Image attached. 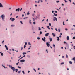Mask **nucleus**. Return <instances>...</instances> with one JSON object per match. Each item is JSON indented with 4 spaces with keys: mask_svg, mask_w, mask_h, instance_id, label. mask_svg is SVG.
I'll use <instances>...</instances> for the list:
<instances>
[{
    "mask_svg": "<svg viewBox=\"0 0 75 75\" xmlns=\"http://www.w3.org/2000/svg\"><path fill=\"white\" fill-rule=\"evenodd\" d=\"M31 52L30 51H27V53H28V52Z\"/></svg>",
    "mask_w": 75,
    "mask_h": 75,
    "instance_id": "nucleus-56",
    "label": "nucleus"
},
{
    "mask_svg": "<svg viewBox=\"0 0 75 75\" xmlns=\"http://www.w3.org/2000/svg\"><path fill=\"white\" fill-rule=\"evenodd\" d=\"M55 30L56 31H58V30H57V28H56L55 29Z\"/></svg>",
    "mask_w": 75,
    "mask_h": 75,
    "instance_id": "nucleus-47",
    "label": "nucleus"
},
{
    "mask_svg": "<svg viewBox=\"0 0 75 75\" xmlns=\"http://www.w3.org/2000/svg\"><path fill=\"white\" fill-rule=\"evenodd\" d=\"M57 40L59 41V37H57Z\"/></svg>",
    "mask_w": 75,
    "mask_h": 75,
    "instance_id": "nucleus-10",
    "label": "nucleus"
},
{
    "mask_svg": "<svg viewBox=\"0 0 75 75\" xmlns=\"http://www.w3.org/2000/svg\"><path fill=\"white\" fill-rule=\"evenodd\" d=\"M49 39L50 40V41H52V38H49Z\"/></svg>",
    "mask_w": 75,
    "mask_h": 75,
    "instance_id": "nucleus-18",
    "label": "nucleus"
},
{
    "mask_svg": "<svg viewBox=\"0 0 75 75\" xmlns=\"http://www.w3.org/2000/svg\"><path fill=\"white\" fill-rule=\"evenodd\" d=\"M58 30L59 32V33H60V32H61V30L60 29H59Z\"/></svg>",
    "mask_w": 75,
    "mask_h": 75,
    "instance_id": "nucleus-34",
    "label": "nucleus"
},
{
    "mask_svg": "<svg viewBox=\"0 0 75 75\" xmlns=\"http://www.w3.org/2000/svg\"><path fill=\"white\" fill-rule=\"evenodd\" d=\"M54 14L55 15V16H58V14H55V13H54Z\"/></svg>",
    "mask_w": 75,
    "mask_h": 75,
    "instance_id": "nucleus-16",
    "label": "nucleus"
},
{
    "mask_svg": "<svg viewBox=\"0 0 75 75\" xmlns=\"http://www.w3.org/2000/svg\"><path fill=\"white\" fill-rule=\"evenodd\" d=\"M60 64L61 65H64V62L61 63Z\"/></svg>",
    "mask_w": 75,
    "mask_h": 75,
    "instance_id": "nucleus-22",
    "label": "nucleus"
},
{
    "mask_svg": "<svg viewBox=\"0 0 75 75\" xmlns=\"http://www.w3.org/2000/svg\"><path fill=\"white\" fill-rule=\"evenodd\" d=\"M33 18V21H35V19L34 18Z\"/></svg>",
    "mask_w": 75,
    "mask_h": 75,
    "instance_id": "nucleus-28",
    "label": "nucleus"
},
{
    "mask_svg": "<svg viewBox=\"0 0 75 75\" xmlns=\"http://www.w3.org/2000/svg\"><path fill=\"white\" fill-rule=\"evenodd\" d=\"M73 39H75V37H73Z\"/></svg>",
    "mask_w": 75,
    "mask_h": 75,
    "instance_id": "nucleus-52",
    "label": "nucleus"
},
{
    "mask_svg": "<svg viewBox=\"0 0 75 75\" xmlns=\"http://www.w3.org/2000/svg\"><path fill=\"white\" fill-rule=\"evenodd\" d=\"M33 24H35V22H34L33 23Z\"/></svg>",
    "mask_w": 75,
    "mask_h": 75,
    "instance_id": "nucleus-46",
    "label": "nucleus"
},
{
    "mask_svg": "<svg viewBox=\"0 0 75 75\" xmlns=\"http://www.w3.org/2000/svg\"><path fill=\"white\" fill-rule=\"evenodd\" d=\"M15 20V19L14 18H13L12 19H11V21H14V20Z\"/></svg>",
    "mask_w": 75,
    "mask_h": 75,
    "instance_id": "nucleus-15",
    "label": "nucleus"
},
{
    "mask_svg": "<svg viewBox=\"0 0 75 75\" xmlns=\"http://www.w3.org/2000/svg\"><path fill=\"white\" fill-rule=\"evenodd\" d=\"M64 44H66V43H67V42L65 41H64Z\"/></svg>",
    "mask_w": 75,
    "mask_h": 75,
    "instance_id": "nucleus-49",
    "label": "nucleus"
},
{
    "mask_svg": "<svg viewBox=\"0 0 75 75\" xmlns=\"http://www.w3.org/2000/svg\"><path fill=\"white\" fill-rule=\"evenodd\" d=\"M16 11H18V12H19V11H20V8H18V9H16Z\"/></svg>",
    "mask_w": 75,
    "mask_h": 75,
    "instance_id": "nucleus-4",
    "label": "nucleus"
},
{
    "mask_svg": "<svg viewBox=\"0 0 75 75\" xmlns=\"http://www.w3.org/2000/svg\"><path fill=\"white\" fill-rule=\"evenodd\" d=\"M69 63L70 64H72V62L70 61L69 62Z\"/></svg>",
    "mask_w": 75,
    "mask_h": 75,
    "instance_id": "nucleus-20",
    "label": "nucleus"
},
{
    "mask_svg": "<svg viewBox=\"0 0 75 75\" xmlns=\"http://www.w3.org/2000/svg\"><path fill=\"white\" fill-rule=\"evenodd\" d=\"M27 57H28V58H30V56H29V55H28Z\"/></svg>",
    "mask_w": 75,
    "mask_h": 75,
    "instance_id": "nucleus-48",
    "label": "nucleus"
},
{
    "mask_svg": "<svg viewBox=\"0 0 75 75\" xmlns=\"http://www.w3.org/2000/svg\"><path fill=\"white\" fill-rule=\"evenodd\" d=\"M59 1H56V3H59Z\"/></svg>",
    "mask_w": 75,
    "mask_h": 75,
    "instance_id": "nucleus-39",
    "label": "nucleus"
},
{
    "mask_svg": "<svg viewBox=\"0 0 75 75\" xmlns=\"http://www.w3.org/2000/svg\"><path fill=\"white\" fill-rule=\"evenodd\" d=\"M44 21V19H43L42 20V21Z\"/></svg>",
    "mask_w": 75,
    "mask_h": 75,
    "instance_id": "nucleus-63",
    "label": "nucleus"
},
{
    "mask_svg": "<svg viewBox=\"0 0 75 75\" xmlns=\"http://www.w3.org/2000/svg\"><path fill=\"white\" fill-rule=\"evenodd\" d=\"M22 9H23L22 8H21L20 9V10H19V11H21L22 10Z\"/></svg>",
    "mask_w": 75,
    "mask_h": 75,
    "instance_id": "nucleus-38",
    "label": "nucleus"
},
{
    "mask_svg": "<svg viewBox=\"0 0 75 75\" xmlns=\"http://www.w3.org/2000/svg\"><path fill=\"white\" fill-rule=\"evenodd\" d=\"M23 55H25V54H27V53L26 52H23Z\"/></svg>",
    "mask_w": 75,
    "mask_h": 75,
    "instance_id": "nucleus-17",
    "label": "nucleus"
},
{
    "mask_svg": "<svg viewBox=\"0 0 75 75\" xmlns=\"http://www.w3.org/2000/svg\"><path fill=\"white\" fill-rule=\"evenodd\" d=\"M63 25H65V23H64V22H63Z\"/></svg>",
    "mask_w": 75,
    "mask_h": 75,
    "instance_id": "nucleus-35",
    "label": "nucleus"
},
{
    "mask_svg": "<svg viewBox=\"0 0 75 75\" xmlns=\"http://www.w3.org/2000/svg\"><path fill=\"white\" fill-rule=\"evenodd\" d=\"M47 28H48V29H49V30H50V26H47Z\"/></svg>",
    "mask_w": 75,
    "mask_h": 75,
    "instance_id": "nucleus-12",
    "label": "nucleus"
},
{
    "mask_svg": "<svg viewBox=\"0 0 75 75\" xmlns=\"http://www.w3.org/2000/svg\"><path fill=\"white\" fill-rule=\"evenodd\" d=\"M46 21H47V22H48V19H47Z\"/></svg>",
    "mask_w": 75,
    "mask_h": 75,
    "instance_id": "nucleus-57",
    "label": "nucleus"
},
{
    "mask_svg": "<svg viewBox=\"0 0 75 75\" xmlns=\"http://www.w3.org/2000/svg\"><path fill=\"white\" fill-rule=\"evenodd\" d=\"M11 27H14L15 25H11Z\"/></svg>",
    "mask_w": 75,
    "mask_h": 75,
    "instance_id": "nucleus-36",
    "label": "nucleus"
},
{
    "mask_svg": "<svg viewBox=\"0 0 75 75\" xmlns=\"http://www.w3.org/2000/svg\"><path fill=\"white\" fill-rule=\"evenodd\" d=\"M5 47L6 48L7 50H8V47H7V46L6 45H5Z\"/></svg>",
    "mask_w": 75,
    "mask_h": 75,
    "instance_id": "nucleus-9",
    "label": "nucleus"
},
{
    "mask_svg": "<svg viewBox=\"0 0 75 75\" xmlns=\"http://www.w3.org/2000/svg\"><path fill=\"white\" fill-rule=\"evenodd\" d=\"M20 23H21V24H23V23L22 21H21Z\"/></svg>",
    "mask_w": 75,
    "mask_h": 75,
    "instance_id": "nucleus-24",
    "label": "nucleus"
},
{
    "mask_svg": "<svg viewBox=\"0 0 75 75\" xmlns=\"http://www.w3.org/2000/svg\"><path fill=\"white\" fill-rule=\"evenodd\" d=\"M37 39L38 40H40V37H38L37 38Z\"/></svg>",
    "mask_w": 75,
    "mask_h": 75,
    "instance_id": "nucleus-40",
    "label": "nucleus"
},
{
    "mask_svg": "<svg viewBox=\"0 0 75 75\" xmlns=\"http://www.w3.org/2000/svg\"><path fill=\"white\" fill-rule=\"evenodd\" d=\"M21 72V71H19L18 72V74H20V72Z\"/></svg>",
    "mask_w": 75,
    "mask_h": 75,
    "instance_id": "nucleus-25",
    "label": "nucleus"
},
{
    "mask_svg": "<svg viewBox=\"0 0 75 75\" xmlns=\"http://www.w3.org/2000/svg\"><path fill=\"white\" fill-rule=\"evenodd\" d=\"M48 35H49V33H47L45 34V36L46 37H47Z\"/></svg>",
    "mask_w": 75,
    "mask_h": 75,
    "instance_id": "nucleus-7",
    "label": "nucleus"
},
{
    "mask_svg": "<svg viewBox=\"0 0 75 75\" xmlns=\"http://www.w3.org/2000/svg\"><path fill=\"white\" fill-rule=\"evenodd\" d=\"M73 60H74V61H75V57L73 58Z\"/></svg>",
    "mask_w": 75,
    "mask_h": 75,
    "instance_id": "nucleus-26",
    "label": "nucleus"
},
{
    "mask_svg": "<svg viewBox=\"0 0 75 75\" xmlns=\"http://www.w3.org/2000/svg\"><path fill=\"white\" fill-rule=\"evenodd\" d=\"M4 42V40H3V41L2 42V44H3V42Z\"/></svg>",
    "mask_w": 75,
    "mask_h": 75,
    "instance_id": "nucleus-62",
    "label": "nucleus"
},
{
    "mask_svg": "<svg viewBox=\"0 0 75 75\" xmlns=\"http://www.w3.org/2000/svg\"><path fill=\"white\" fill-rule=\"evenodd\" d=\"M67 40H69V36H67Z\"/></svg>",
    "mask_w": 75,
    "mask_h": 75,
    "instance_id": "nucleus-13",
    "label": "nucleus"
},
{
    "mask_svg": "<svg viewBox=\"0 0 75 75\" xmlns=\"http://www.w3.org/2000/svg\"><path fill=\"white\" fill-rule=\"evenodd\" d=\"M28 44L29 45H31V43L30 42H28Z\"/></svg>",
    "mask_w": 75,
    "mask_h": 75,
    "instance_id": "nucleus-51",
    "label": "nucleus"
},
{
    "mask_svg": "<svg viewBox=\"0 0 75 75\" xmlns=\"http://www.w3.org/2000/svg\"><path fill=\"white\" fill-rule=\"evenodd\" d=\"M11 69L13 70V72L16 71V68H15L14 67H12L11 68Z\"/></svg>",
    "mask_w": 75,
    "mask_h": 75,
    "instance_id": "nucleus-1",
    "label": "nucleus"
},
{
    "mask_svg": "<svg viewBox=\"0 0 75 75\" xmlns=\"http://www.w3.org/2000/svg\"><path fill=\"white\" fill-rule=\"evenodd\" d=\"M29 23H30V24H31V23H31V22H29Z\"/></svg>",
    "mask_w": 75,
    "mask_h": 75,
    "instance_id": "nucleus-58",
    "label": "nucleus"
},
{
    "mask_svg": "<svg viewBox=\"0 0 75 75\" xmlns=\"http://www.w3.org/2000/svg\"><path fill=\"white\" fill-rule=\"evenodd\" d=\"M18 71V69H16V72H17Z\"/></svg>",
    "mask_w": 75,
    "mask_h": 75,
    "instance_id": "nucleus-30",
    "label": "nucleus"
},
{
    "mask_svg": "<svg viewBox=\"0 0 75 75\" xmlns=\"http://www.w3.org/2000/svg\"><path fill=\"white\" fill-rule=\"evenodd\" d=\"M25 45L24 46V48H25V47H26V46H25Z\"/></svg>",
    "mask_w": 75,
    "mask_h": 75,
    "instance_id": "nucleus-42",
    "label": "nucleus"
},
{
    "mask_svg": "<svg viewBox=\"0 0 75 75\" xmlns=\"http://www.w3.org/2000/svg\"><path fill=\"white\" fill-rule=\"evenodd\" d=\"M23 58V56L21 57V58H20V59H22V58Z\"/></svg>",
    "mask_w": 75,
    "mask_h": 75,
    "instance_id": "nucleus-55",
    "label": "nucleus"
},
{
    "mask_svg": "<svg viewBox=\"0 0 75 75\" xmlns=\"http://www.w3.org/2000/svg\"><path fill=\"white\" fill-rule=\"evenodd\" d=\"M52 35L53 36V37H55V34H54V33H52Z\"/></svg>",
    "mask_w": 75,
    "mask_h": 75,
    "instance_id": "nucleus-11",
    "label": "nucleus"
},
{
    "mask_svg": "<svg viewBox=\"0 0 75 75\" xmlns=\"http://www.w3.org/2000/svg\"><path fill=\"white\" fill-rule=\"evenodd\" d=\"M4 17H5V16L4 15H1V18L2 19V20H4Z\"/></svg>",
    "mask_w": 75,
    "mask_h": 75,
    "instance_id": "nucleus-2",
    "label": "nucleus"
},
{
    "mask_svg": "<svg viewBox=\"0 0 75 75\" xmlns=\"http://www.w3.org/2000/svg\"><path fill=\"white\" fill-rule=\"evenodd\" d=\"M27 15H29V14H30V13H29V12H28V13L27 14Z\"/></svg>",
    "mask_w": 75,
    "mask_h": 75,
    "instance_id": "nucleus-23",
    "label": "nucleus"
},
{
    "mask_svg": "<svg viewBox=\"0 0 75 75\" xmlns=\"http://www.w3.org/2000/svg\"><path fill=\"white\" fill-rule=\"evenodd\" d=\"M46 44H47V46L48 47H50V44H49V43H48L47 42L46 43Z\"/></svg>",
    "mask_w": 75,
    "mask_h": 75,
    "instance_id": "nucleus-6",
    "label": "nucleus"
},
{
    "mask_svg": "<svg viewBox=\"0 0 75 75\" xmlns=\"http://www.w3.org/2000/svg\"><path fill=\"white\" fill-rule=\"evenodd\" d=\"M32 16H33V17H34V14H33Z\"/></svg>",
    "mask_w": 75,
    "mask_h": 75,
    "instance_id": "nucleus-59",
    "label": "nucleus"
},
{
    "mask_svg": "<svg viewBox=\"0 0 75 75\" xmlns=\"http://www.w3.org/2000/svg\"><path fill=\"white\" fill-rule=\"evenodd\" d=\"M25 45H27V43L25 42Z\"/></svg>",
    "mask_w": 75,
    "mask_h": 75,
    "instance_id": "nucleus-27",
    "label": "nucleus"
},
{
    "mask_svg": "<svg viewBox=\"0 0 75 75\" xmlns=\"http://www.w3.org/2000/svg\"><path fill=\"white\" fill-rule=\"evenodd\" d=\"M19 62H18L16 64V65H18V64H19Z\"/></svg>",
    "mask_w": 75,
    "mask_h": 75,
    "instance_id": "nucleus-31",
    "label": "nucleus"
},
{
    "mask_svg": "<svg viewBox=\"0 0 75 75\" xmlns=\"http://www.w3.org/2000/svg\"><path fill=\"white\" fill-rule=\"evenodd\" d=\"M62 58H64V56H62Z\"/></svg>",
    "mask_w": 75,
    "mask_h": 75,
    "instance_id": "nucleus-60",
    "label": "nucleus"
},
{
    "mask_svg": "<svg viewBox=\"0 0 75 75\" xmlns=\"http://www.w3.org/2000/svg\"><path fill=\"white\" fill-rule=\"evenodd\" d=\"M0 53L2 56H3V53H1V52H0Z\"/></svg>",
    "mask_w": 75,
    "mask_h": 75,
    "instance_id": "nucleus-19",
    "label": "nucleus"
},
{
    "mask_svg": "<svg viewBox=\"0 0 75 75\" xmlns=\"http://www.w3.org/2000/svg\"><path fill=\"white\" fill-rule=\"evenodd\" d=\"M65 30H66V31H67L68 29H67V28L65 29Z\"/></svg>",
    "mask_w": 75,
    "mask_h": 75,
    "instance_id": "nucleus-54",
    "label": "nucleus"
},
{
    "mask_svg": "<svg viewBox=\"0 0 75 75\" xmlns=\"http://www.w3.org/2000/svg\"><path fill=\"white\" fill-rule=\"evenodd\" d=\"M20 62H24L25 60H22L20 61Z\"/></svg>",
    "mask_w": 75,
    "mask_h": 75,
    "instance_id": "nucleus-14",
    "label": "nucleus"
},
{
    "mask_svg": "<svg viewBox=\"0 0 75 75\" xmlns=\"http://www.w3.org/2000/svg\"><path fill=\"white\" fill-rule=\"evenodd\" d=\"M24 14H22V17H24Z\"/></svg>",
    "mask_w": 75,
    "mask_h": 75,
    "instance_id": "nucleus-64",
    "label": "nucleus"
},
{
    "mask_svg": "<svg viewBox=\"0 0 75 75\" xmlns=\"http://www.w3.org/2000/svg\"><path fill=\"white\" fill-rule=\"evenodd\" d=\"M49 26H50H50H51V23H49Z\"/></svg>",
    "mask_w": 75,
    "mask_h": 75,
    "instance_id": "nucleus-29",
    "label": "nucleus"
},
{
    "mask_svg": "<svg viewBox=\"0 0 75 75\" xmlns=\"http://www.w3.org/2000/svg\"><path fill=\"white\" fill-rule=\"evenodd\" d=\"M18 68H20V69L21 68V67H20V66H18Z\"/></svg>",
    "mask_w": 75,
    "mask_h": 75,
    "instance_id": "nucleus-43",
    "label": "nucleus"
},
{
    "mask_svg": "<svg viewBox=\"0 0 75 75\" xmlns=\"http://www.w3.org/2000/svg\"><path fill=\"white\" fill-rule=\"evenodd\" d=\"M3 7V5L1 4V3H0V7L1 8Z\"/></svg>",
    "mask_w": 75,
    "mask_h": 75,
    "instance_id": "nucleus-8",
    "label": "nucleus"
},
{
    "mask_svg": "<svg viewBox=\"0 0 75 75\" xmlns=\"http://www.w3.org/2000/svg\"><path fill=\"white\" fill-rule=\"evenodd\" d=\"M38 18V17L37 16H36V18H35V19L37 20Z\"/></svg>",
    "mask_w": 75,
    "mask_h": 75,
    "instance_id": "nucleus-53",
    "label": "nucleus"
},
{
    "mask_svg": "<svg viewBox=\"0 0 75 75\" xmlns=\"http://www.w3.org/2000/svg\"><path fill=\"white\" fill-rule=\"evenodd\" d=\"M53 46L54 47V48H55V44H53Z\"/></svg>",
    "mask_w": 75,
    "mask_h": 75,
    "instance_id": "nucleus-32",
    "label": "nucleus"
},
{
    "mask_svg": "<svg viewBox=\"0 0 75 75\" xmlns=\"http://www.w3.org/2000/svg\"><path fill=\"white\" fill-rule=\"evenodd\" d=\"M52 13H54V11H52Z\"/></svg>",
    "mask_w": 75,
    "mask_h": 75,
    "instance_id": "nucleus-61",
    "label": "nucleus"
},
{
    "mask_svg": "<svg viewBox=\"0 0 75 75\" xmlns=\"http://www.w3.org/2000/svg\"><path fill=\"white\" fill-rule=\"evenodd\" d=\"M45 37H44V38H42V41H44V42H45L46 40H45Z\"/></svg>",
    "mask_w": 75,
    "mask_h": 75,
    "instance_id": "nucleus-3",
    "label": "nucleus"
},
{
    "mask_svg": "<svg viewBox=\"0 0 75 75\" xmlns=\"http://www.w3.org/2000/svg\"><path fill=\"white\" fill-rule=\"evenodd\" d=\"M40 34H41V35L42 34V32L40 31Z\"/></svg>",
    "mask_w": 75,
    "mask_h": 75,
    "instance_id": "nucleus-41",
    "label": "nucleus"
},
{
    "mask_svg": "<svg viewBox=\"0 0 75 75\" xmlns=\"http://www.w3.org/2000/svg\"><path fill=\"white\" fill-rule=\"evenodd\" d=\"M38 28L39 30H41V28L40 27H39Z\"/></svg>",
    "mask_w": 75,
    "mask_h": 75,
    "instance_id": "nucleus-21",
    "label": "nucleus"
},
{
    "mask_svg": "<svg viewBox=\"0 0 75 75\" xmlns=\"http://www.w3.org/2000/svg\"><path fill=\"white\" fill-rule=\"evenodd\" d=\"M3 67H4V68H6V67H5V66H3V65H2Z\"/></svg>",
    "mask_w": 75,
    "mask_h": 75,
    "instance_id": "nucleus-44",
    "label": "nucleus"
},
{
    "mask_svg": "<svg viewBox=\"0 0 75 75\" xmlns=\"http://www.w3.org/2000/svg\"><path fill=\"white\" fill-rule=\"evenodd\" d=\"M55 20L56 21H57V18L55 17H54L53 18V21H55Z\"/></svg>",
    "mask_w": 75,
    "mask_h": 75,
    "instance_id": "nucleus-5",
    "label": "nucleus"
},
{
    "mask_svg": "<svg viewBox=\"0 0 75 75\" xmlns=\"http://www.w3.org/2000/svg\"><path fill=\"white\" fill-rule=\"evenodd\" d=\"M22 73H23V74H25L24 71H22Z\"/></svg>",
    "mask_w": 75,
    "mask_h": 75,
    "instance_id": "nucleus-45",
    "label": "nucleus"
},
{
    "mask_svg": "<svg viewBox=\"0 0 75 75\" xmlns=\"http://www.w3.org/2000/svg\"><path fill=\"white\" fill-rule=\"evenodd\" d=\"M46 51L47 52V53H48V49H47L46 50Z\"/></svg>",
    "mask_w": 75,
    "mask_h": 75,
    "instance_id": "nucleus-50",
    "label": "nucleus"
},
{
    "mask_svg": "<svg viewBox=\"0 0 75 75\" xmlns=\"http://www.w3.org/2000/svg\"><path fill=\"white\" fill-rule=\"evenodd\" d=\"M33 70L34 71H35V72H36V70H35V69L34 68L33 69Z\"/></svg>",
    "mask_w": 75,
    "mask_h": 75,
    "instance_id": "nucleus-37",
    "label": "nucleus"
},
{
    "mask_svg": "<svg viewBox=\"0 0 75 75\" xmlns=\"http://www.w3.org/2000/svg\"><path fill=\"white\" fill-rule=\"evenodd\" d=\"M66 58H68V55H67V54H66Z\"/></svg>",
    "mask_w": 75,
    "mask_h": 75,
    "instance_id": "nucleus-33",
    "label": "nucleus"
}]
</instances>
